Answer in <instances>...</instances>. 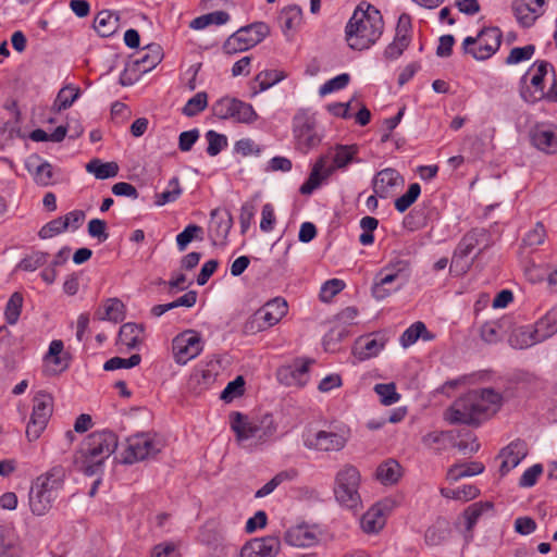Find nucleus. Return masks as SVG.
I'll use <instances>...</instances> for the list:
<instances>
[{
    "label": "nucleus",
    "mask_w": 557,
    "mask_h": 557,
    "mask_svg": "<svg viewBox=\"0 0 557 557\" xmlns=\"http://www.w3.org/2000/svg\"><path fill=\"white\" fill-rule=\"evenodd\" d=\"M528 455V446L525 442L517 440L503 448L498 455L502 459L499 467L500 475H506L510 470L516 468Z\"/></svg>",
    "instance_id": "nucleus-23"
},
{
    "label": "nucleus",
    "mask_w": 557,
    "mask_h": 557,
    "mask_svg": "<svg viewBox=\"0 0 557 557\" xmlns=\"http://www.w3.org/2000/svg\"><path fill=\"white\" fill-rule=\"evenodd\" d=\"M480 494V490L474 485H463L461 487L451 490V488H441V495L449 498V499H460V500H471L475 498Z\"/></svg>",
    "instance_id": "nucleus-49"
},
{
    "label": "nucleus",
    "mask_w": 557,
    "mask_h": 557,
    "mask_svg": "<svg viewBox=\"0 0 557 557\" xmlns=\"http://www.w3.org/2000/svg\"><path fill=\"white\" fill-rule=\"evenodd\" d=\"M293 135L296 148L304 153L319 146L322 140L315 117L306 111H299L293 117Z\"/></svg>",
    "instance_id": "nucleus-8"
},
{
    "label": "nucleus",
    "mask_w": 557,
    "mask_h": 557,
    "mask_svg": "<svg viewBox=\"0 0 557 557\" xmlns=\"http://www.w3.org/2000/svg\"><path fill=\"white\" fill-rule=\"evenodd\" d=\"M202 235V227L197 224H189L187 225L183 232L177 234L176 236V244L180 251H184L189 243H191L194 239H201Z\"/></svg>",
    "instance_id": "nucleus-54"
},
{
    "label": "nucleus",
    "mask_w": 557,
    "mask_h": 557,
    "mask_svg": "<svg viewBox=\"0 0 557 557\" xmlns=\"http://www.w3.org/2000/svg\"><path fill=\"white\" fill-rule=\"evenodd\" d=\"M212 113L220 120H232L235 123L250 124L258 119L250 103L236 98L222 97L211 107Z\"/></svg>",
    "instance_id": "nucleus-10"
},
{
    "label": "nucleus",
    "mask_w": 557,
    "mask_h": 557,
    "mask_svg": "<svg viewBox=\"0 0 557 557\" xmlns=\"http://www.w3.org/2000/svg\"><path fill=\"white\" fill-rule=\"evenodd\" d=\"M358 153V148L355 145L344 146L337 145L334 148L333 164L325 170L326 175H332L335 170L346 168Z\"/></svg>",
    "instance_id": "nucleus-32"
},
{
    "label": "nucleus",
    "mask_w": 557,
    "mask_h": 557,
    "mask_svg": "<svg viewBox=\"0 0 557 557\" xmlns=\"http://www.w3.org/2000/svg\"><path fill=\"white\" fill-rule=\"evenodd\" d=\"M386 338L382 334L361 336L356 342L354 354L359 360H367L379 355L385 347Z\"/></svg>",
    "instance_id": "nucleus-24"
},
{
    "label": "nucleus",
    "mask_w": 557,
    "mask_h": 557,
    "mask_svg": "<svg viewBox=\"0 0 557 557\" xmlns=\"http://www.w3.org/2000/svg\"><path fill=\"white\" fill-rule=\"evenodd\" d=\"M144 326L133 322L124 323L120 327L119 343L127 349H135L141 344Z\"/></svg>",
    "instance_id": "nucleus-29"
},
{
    "label": "nucleus",
    "mask_w": 557,
    "mask_h": 557,
    "mask_svg": "<svg viewBox=\"0 0 557 557\" xmlns=\"http://www.w3.org/2000/svg\"><path fill=\"white\" fill-rule=\"evenodd\" d=\"M492 509L493 504L490 502H479L470 505L463 512V517L466 519V529L471 531L483 512Z\"/></svg>",
    "instance_id": "nucleus-48"
},
{
    "label": "nucleus",
    "mask_w": 557,
    "mask_h": 557,
    "mask_svg": "<svg viewBox=\"0 0 557 557\" xmlns=\"http://www.w3.org/2000/svg\"><path fill=\"white\" fill-rule=\"evenodd\" d=\"M312 363L313 360L305 359L296 361L292 366L281 367L276 372V377L283 385L302 387L308 382V372Z\"/></svg>",
    "instance_id": "nucleus-18"
},
{
    "label": "nucleus",
    "mask_w": 557,
    "mask_h": 557,
    "mask_svg": "<svg viewBox=\"0 0 557 557\" xmlns=\"http://www.w3.org/2000/svg\"><path fill=\"white\" fill-rule=\"evenodd\" d=\"M411 17L403 13L398 17L394 40L384 50V58L387 60L398 59L411 42Z\"/></svg>",
    "instance_id": "nucleus-17"
},
{
    "label": "nucleus",
    "mask_w": 557,
    "mask_h": 557,
    "mask_svg": "<svg viewBox=\"0 0 557 557\" xmlns=\"http://www.w3.org/2000/svg\"><path fill=\"white\" fill-rule=\"evenodd\" d=\"M48 257H49L48 252L35 251V252L26 256L25 258H23L18 262L17 269L27 271V272H33V271L37 270L38 268H41L42 265H45L47 263Z\"/></svg>",
    "instance_id": "nucleus-53"
},
{
    "label": "nucleus",
    "mask_w": 557,
    "mask_h": 557,
    "mask_svg": "<svg viewBox=\"0 0 557 557\" xmlns=\"http://www.w3.org/2000/svg\"><path fill=\"white\" fill-rule=\"evenodd\" d=\"M326 169L325 158L321 157L314 163L308 180L300 186V193L302 195H310L315 188H318L322 181L330 176L325 174Z\"/></svg>",
    "instance_id": "nucleus-36"
},
{
    "label": "nucleus",
    "mask_w": 557,
    "mask_h": 557,
    "mask_svg": "<svg viewBox=\"0 0 557 557\" xmlns=\"http://www.w3.org/2000/svg\"><path fill=\"white\" fill-rule=\"evenodd\" d=\"M346 284L339 278H331L324 282L320 289V299L323 302L331 301L337 294H339Z\"/></svg>",
    "instance_id": "nucleus-60"
},
{
    "label": "nucleus",
    "mask_w": 557,
    "mask_h": 557,
    "mask_svg": "<svg viewBox=\"0 0 557 557\" xmlns=\"http://www.w3.org/2000/svg\"><path fill=\"white\" fill-rule=\"evenodd\" d=\"M63 486L61 470L42 474L36 479L29 491V507L34 515L42 516L50 510Z\"/></svg>",
    "instance_id": "nucleus-5"
},
{
    "label": "nucleus",
    "mask_w": 557,
    "mask_h": 557,
    "mask_svg": "<svg viewBox=\"0 0 557 557\" xmlns=\"http://www.w3.org/2000/svg\"><path fill=\"white\" fill-rule=\"evenodd\" d=\"M486 237L484 228H472L466 233L454 251L453 263L468 257Z\"/></svg>",
    "instance_id": "nucleus-26"
},
{
    "label": "nucleus",
    "mask_w": 557,
    "mask_h": 557,
    "mask_svg": "<svg viewBox=\"0 0 557 557\" xmlns=\"http://www.w3.org/2000/svg\"><path fill=\"white\" fill-rule=\"evenodd\" d=\"M297 472L295 470L281 471L275 474L268 483H265L261 488H259L255 497L262 498L270 495L280 484L285 481L293 480L296 476Z\"/></svg>",
    "instance_id": "nucleus-47"
},
{
    "label": "nucleus",
    "mask_w": 557,
    "mask_h": 557,
    "mask_svg": "<svg viewBox=\"0 0 557 557\" xmlns=\"http://www.w3.org/2000/svg\"><path fill=\"white\" fill-rule=\"evenodd\" d=\"M67 230L66 222H64V219L62 216H59L57 219H53L46 223L38 232V236L41 239H49L52 238L59 234H62Z\"/></svg>",
    "instance_id": "nucleus-62"
},
{
    "label": "nucleus",
    "mask_w": 557,
    "mask_h": 557,
    "mask_svg": "<svg viewBox=\"0 0 557 557\" xmlns=\"http://www.w3.org/2000/svg\"><path fill=\"white\" fill-rule=\"evenodd\" d=\"M502 42V32L498 27L482 29L476 38L467 37L462 42L463 51L470 53L475 60H486L498 49Z\"/></svg>",
    "instance_id": "nucleus-11"
},
{
    "label": "nucleus",
    "mask_w": 557,
    "mask_h": 557,
    "mask_svg": "<svg viewBox=\"0 0 557 557\" xmlns=\"http://www.w3.org/2000/svg\"><path fill=\"white\" fill-rule=\"evenodd\" d=\"M230 424L238 443L252 441L256 445L263 444L271 441L277 431V424L270 413L249 418L247 414L234 411L230 414Z\"/></svg>",
    "instance_id": "nucleus-4"
},
{
    "label": "nucleus",
    "mask_w": 557,
    "mask_h": 557,
    "mask_svg": "<svg viewBox=\"0 0 557 557\" xmlns=\"http://www.w3.org/2000/svg\"><path fill=\"white\" fill-rule=\"evenodd\" d=\"M258 311L271 327L278 323L287 313V302L283 298L277 297L268 301Z\"/></svg>",
    "instance_id": "nucleus-30"
},
{
    "label": "nucleus",
    "mask_w": 557,
    "mask_h": 557,
    "mask_svg": "<svg viewBox=\"0 0 557 557\" xmlns=\"http://www.w3.org/2000/svg\"><path fill=\"white\" fill-rule=\"evenodd\" d=\"M281 547L277 536L269 535L252 539L240 549V557H275Z\"/></svg>",
    "instance_id": "nucleus-20"
},
{
    "label": "nucleus",
    "mask_w": 557,
    "mask_h": 557,
    "mask_svg": "<svg viewBox=\"0 0 557 557\" xmlns=\"http://www.w3.org/2000/svg\"><path fill=\"white\" fill-rule=\"evenodd\" d=\"M503 336V325L499 321H488L481 326V337L488 344L497 343Z\"/></svg>",
    "instance_id": "nucleus-61"
},
{
    "label": "nucleus",
    "mask_w": 557,
    "mask_h": 557,
    "mask_svg": "<svg viewBox=\"0 0 557 557\" xmlns=\"http://www.w3.org/2000/svg\"><path fill=\"white\" fill-rule=\"evenodd\" d=\"M119 20V15L109 10L100 11L94 21L95 30L101 37H110L117 30Z\"/></svg>",
    "instance_id": "nucleus-31"
},
{
    "label": "nucleus",
    "mask_w": 557,
    "mask_h": 557,
    "mask_svg": "<svg viewBox=\"0 0 557 557\" xmlns=\"http://www.w3.org/2000/svg\"><path fill=\"white\" fill-rule=\"evenodd\" d=\"M410 263L407 260H397L394 263H389L383 268L380 273L375 276L373 286L371 288L372 296L377 300H383L388 297L392 293L397 292L401 285H394V283L400 277L404 281L409 276Z\"/></svg>",
    "instance_id": "nucleus-7"
},
{
    "label": "nucleus",
    "mask_w": 557,
    "mask_h": 557,
    "mask_svg": "<svg viewBox=\"0 0 557 557\" xmlns=\"http://www.w3.org/2000/svg\"><path fill=\"white\" fill-rule=\"evenodd\" d=\"M450 523L444 518H438L428 528L424 540L428 545L436 546L445 542L450 535Z\"/></svg>",
    "instance_id": "nucleus-33"
},
{
    "label": "nucleus",
    "mask_w": 557,
    "mask_h": 557,
    "mask_svg": "<svg viewBox=\"0 0 557 557\" xmlns=\"http://www.w3.org/2000/svg\"><path fill=\"white\" fill-rule=\"evenodd\" d=\"M232 227L231 216H220L216 211L211 212L210 231L219 240L226 239Z\"/></svg>",
    "instance_id": "nucleus-45"
},
{
    "label": "nucleus",
    "mask_w": 557,
    "mask_h": 557,
    "mask_svg": "<svg viewBox=\"0 0 557 557\" xmlns=\"http://www.w3.org/2000/svg\"><path fill=\"white\" fill-rule=\"evenodd\" d=\"M79 95V88L70 85L65 86L59 90L57 98L53 102V108L58 112L66 110L76 101Z\"/></svg>",
    "instance_id": "nucleus-44"
},
{
    "label": "nucleus",
    "mask_w": 557,
    "mask_h": 557,
    "mask_svg": "<svg viewBox=\"0 0 557 557\" xmlns=\"http://www.w3.org/2000/svg\"><path fill=\"white\" fill-rule=\"evenodd\" d=\"M384 21L381 12L363 1L352 13L345 27L348 46L358 51L371 48L382 36Z\"/></svg>",
    "instance_id": "nucleus-2"
},
{
    "label": "nucleus",
    "mask_w": 557,
    "mask_h": 557,
    "mask_svg": "<svg viewBox=\"0 0 557 557\" xmlns=\"http://www.w3.org/2000/svg\"><path fill=\"white\" fill-rule=\"evenodd\" d=\"M502 396L492 388L471 391L459 397L446 410L445 419L450 424L479 425L498 411Z\"/></svg>",
    "instance_id": "nucleus-1"
},
{
    "label": "nucleus",
    "mask_w": 557,
    "mask_h": 557,
    "mask_svg": "<svg viewBox=\"0 0 557 557\" xmlns=\"http://www.w3.org/2000/svg\"><path fill=\"white\" fill-rule=\"evenodd\" d=\"M404 184V178L399 172L392 168H386L377 172L372 181L374 194L383 199L391 197L397 187Z\"/></svg>",
    "instance_id": "nucleus-21"
},
{
    "label": "nucleus",
    "mask_w": 557,
    "mask_h": 557,
    "mask_svg": "<svg viewBox=\"0 0 557 557\" xmlns=\"http://www.w3.org/2000/svg\"><path fill=\"white\" fill-rule=\"evenodd\" d=\"M374 391L379 395L381 403L385 406L394 405L400 399L394 383L376 384Z\"/></svg>",
    "instance_id": "nucleus-57"
},
{
    "label": "nucleus",
    "mask_w": 557,
    "mask_h": 557,
    "mask_svg": "<svg viewBox=\"0 0 557 557\" xmlns=\"http://www.w3.org/2000/svg\"><path fill=\"white\" fill-rule=\"evenodd\" d=\"M206 139L208 140L207 153L210 157L218 156L224 148L227 147V137L216 133L215 131H208L206 133Z\"/></svg>",
    "instance_id": "nucleus-58"
},
{
    "label": "nucleus",
    "mask_w": 557,
    "mask_h": 557,
    "mask_svg": "<svg viewBox=\"0 0 557 557\" xmlns=\"http://www.w3.org/2000/svg\"><path fill=\"white\" fill-rule=\"evenodd\" d=\"M86 171L95 175L97 180L115 177L119 173V165L115 162H102L92 159L86 164Z\"/></svg>",
    "instance_id": "nucleus-39"
},
{
    "label": "nucleus",
    "mask_w": 557,
    "mask_h": 557,
    "mask_svg": "<svg viewBox=\"0 0 557 557\" xmlns=\"http://www.w3.org/2000/svg\"><path fill=\"white\" fill-rule=\"evenodd\" d=\"M531 145L547 153H557V128L546 125H535L529 133Z\"/></svg>",
    "instance_id": "nucleus-22"
},
{
    "label": "nucleus",
    "mask_w": 557,
    "mask_h": 557,
    "mask_svg": "<svg viewBox=\"0 0 557 557\" xmlns=\"http://www.w3.org/2000/svg\"><path fill=\"white\" fill-rule=\"evenodd\" d=\"M35 183L39 186H49L52 184L53 171L52 165L45 161L36 166L32 172Z\"/></svg>",
    "instance_id": "nucleus-64"
},
{
    "label": "nucleus",
    "mask_w": 557,
    "mask_h": 557,
    "mask_svg": "<svg viewBox=\"0 0 557 557\" xmlns=\"http://www.w3.org/2000/svg\"><path fill=\"white\" fill-rule=\"evenodd\" d=\"M230 20V15L225 11H214L194 18L189 27L196 30L205 29L209 25H223Z\"/></svg>",
    "instance_id": "nucleus-42"
},
{
    "label": "nucleus",
    "mask_w": 557,
    "mask_h": 557,
    "mask_svg": "<svg viewBox=\"0 0 557 557\" xmlns=\"http://www.w3.org/2000/svg\"><path fill=\"white\" fill-rule=\"evenodd\" d=\"M117 444L116 434L110 430L90 433L74 456L76 469L88 476L97 474L103 462L115 451Z\"/></svg>",
    "instance_id": "nucleus-3"
},
{
    "label": "nucleus",
    "mask_w": 557,
    "mask_h": 557,
    "mask_svg": "<svg viewBox=\"0 0 557 557\" xmlns=\"http://www.w3.org/2000/svg\"><path fill=\"white\" fill-rule=\"evenodd\" d=\"M420 337L430 341L433 335L428 331L425 324L421 321L412 323L400 336L399 343L404 348L413 345Z\"/></svg>",
    "instance_id": "nucleus-37"
},
{
    "label": "nucleus",
    "mask_w": 557,
    "mask_h": 557,
    "mask_svg": "<svg viewBox=\"0 0 557 557\" xmlns=\"http://www.w3.org/2000/svg\"><path fill=\"white\" fill-rule=\"evenodd\" d=\"M285 78V74L281 71L276 70H267L261 71L255 78L256 83L259 85V89L255 90V94L259 91H264L270 87L274 86L278 82Z\"/></svg>",
    "instance_id": "nucleus-50"
},
{
    "label": "nucleus",
    "mask_w": 557,
    "mask_h": 557,
    "mask_svg": "<svg viewBox=\"0 0 557 557\" xmlns=\"http://www.w3.org/2000/svg\"><path fill=\"white\" fill-rule=\"evenodd\" d=\"M33 403V411L26 426V436L30 442L38 440L47 428L53 411V398L45 392H39Z\"/></svg>",
    "instance_id": "nucleus-13"
},
{
    "label": "nucleus",
    "mask_w": 557,
    "mask_h": 557,
    "mask_svg": "<svg viewBox=\"0 0 557 557\" xmlns=\"http://www.w3.org/2000/svg\"><path fill=\"white\" fill-rule=\"evenodd\" d=\"M216 371L213 362L205 367H198L191 375V380L196 381L202 387H208L215 381Z\"/></svg>",
    "instance_id": "nucleus-59"
},
{
    "label": "nucleus",
    "mask_w": 557,
    "mask_h": 557,
    "mask_svg": "<svg viewBox=\"0 0 557 557\" xmlns=\"http://www.w3.org/2000/svg\"><path fill=\"white\" fill-rule=\"evenodd\" d=\"M484 469V465L480 461L456 463L448 469L447 479L451 482H456L462 478L481 474Z\"/></svg>",
    "instance_id": "nucleus-35"
},
{
    "label": "nucleus",
    "mask_w": 557,
    "mask_h": 557,
    "mask_svg": "<svg viewBox=\"0 0 557 557\" xmlns=\"http://www.w3.org/2000/svg\"><path fill=\"white\" fill-rule=\"evenodd\" d=\"M127 448L123 456L125 463L132 465L156 456L162 448L160 441L149 434H137L128 438Z\"/></svg>",
    "instance_id": "nucleus-15"
},
{
    "label": "nucleus",
    "mask_w": 557,
    "mask_h": 557,
    "mask_svg": "<svg viewBox=\"0 0 557 557\" xmlns=\"http://www.w3.org/2000/svg\"><path fill=\"white\" fill-rule=\"evenodd\" d=\"M401 467L395 459H388L382 462L375 472L376 479L385 484H394L398 481L401 475Z\"/></svg>",
    "instance_id": "nucleus-38"
},
{
    "label": "nucleus",
    "mask_w": 557,
    "mask_h": 557,
    "mask_svg": "<svg viewBox=\"0 0 557 557\" xmlns=\"http://www.w3.org/2000/svg\"><path fill=\"white\" fill-rule=\"evenodd\" d=\"M533 333L541 342L552 337L557 333V306L552 308L544 317L537 320L533 325Z\"/></svg>",
    "instance_id": "nucleus-27"
},
{
    "label": "nucleus",
    "mask_w": 557,
    "mask_h": 557,
    "mask_svg": "<svg viewBox=\"0 0 557 557\" xmlns=\"http://www.w3.org/2000/svg\"><path fill=\"white\" fill-rule=\"evenodd\" d=\"M285 541L287 544L295 547H311L319 542V539L315 531L310 527L299 524L287 530Z\"/></svg>",
    "instance_id": "nucleus-25"
},
{
    "label": "nucleus",
    "mask_w": 557,
    "mask_h": 557,
    "mask_svg": "<svg viewBox=\"0 0 557 557\" xmlns=\"http://www.w3.org/2000/svg\"><path fill=\"white\" fill-rule=\"evenodd\" d=\"M99 320H108L117 323L124 319V305L117 298L108 299L103 309L96 312Z\"/></svg>",
    "instance_id": "nucleus-40"
},
{
    "label": "nucleus",
    "mask_w": 557,
    "mask_h": 557,
    "mask_svg": "<svg viewBox=\"0 0 557 557\" xmlns=\"http://www.w3.org/2000/svg\"><path fill=\"white\" fill-rule=\"evenodd\" d=\"M269 33L270 28L263 22H255L240 27L226 39L223 45V51L227 54H234L248 50L261 42Z\"/></svg>",
    "instance_id": "nucleus-9"
},
{
    "label": "nucleus",
    "mask_w": 557,
    "mask_h": 557,
    "mask_svg": "<svg viewBox=\"0 0 557 557\" xmlns=\"http://www.w3.org/2000/svg\"><path fill=\"white\" fill-rule=\"evenodd\" d=\"M183 189L180 184V180L177 176L171 178L168 183L166 188L154 196V205L158 207H162L166 203H171L176 201L182 195Z\"/></svg>",
    "instance_id": "nucleus-43"
},
{
    "label": "nucleus",
    "mask_w": 557,
    "mask_h": 557,
    "mask_svg": "<svg viewBox=\"0 0 557 557\" xmlns=\"http://www.w3.org/2000/svg\"><path fill=\"white\" fill-rule=\"evenodd\" d=\"M346 443L347 438L343 434L332 431L321 430L304 436L305 447L315 451H339L345 447Z\"/></svg>",
    "instance_id": "nucleus-16"
},
{
    "label": "nucleus",
    "mask_w": 557,
    "mask_h": 557,
    "mask_svg": "<svg viewBox=\"0 0 557 557\" xmlns=\"http://www.w3.org/2000/svg\"><path fill=\"white\" fill-rule=\"evenodd\" d=\"M23 296L21 293H13L7 301L4 308V318L8 324L14 325L17 323L22 312Z\"/></svg>",
    "instance_id": "nucleus-46"
},
{
    "label": "nucleus",
    "mask_w": 557,
    "mask_h": 557,
    "mask_svg": "<svg viewBox=\"0 0 557 557\" xmlns=\"http://www.w3.org/2000/svg\"><path fill=\"white\" fill-rule=\"evenodd\" d=\"M172 350L175 362L183 366L201 354L203 341L198 332L186 330L174 337Z\"/></svg>",
    "instance_id": "nucleus-14"
},
{
    "label": "nucleus",
    "mask_w": 557,
    "mask_h": 557,
    "mask_svg": "<svg viewBox=\"0 0 557 557\" xmlns=\"http://www.w3.org/2000/svg\"><path fill=\"white\" fill-rule=\"evenodd\" d=\"M302 17L301 9L297 5L289 7L282 12L281 20L284 30H292L297 27Z\"/></svg>",
    "instance_id": "nucleus-63"
},
{
    "label": "nucleus",
    "mask_w": 557,
    "mask_h": 557,
    "mask_svg": "<svg viewBox=\"0 0 557 557\" xmlns=\"http://www.w3.org/2000/svg\"><path fill=\"white\" fill-rule=\"evenodd\" d=\"M360 473L351 465L341 469L335 478L334 494L336 500L344 507L355 509L360 504L359 495Z\"/></svg>",
    "instance_id": "nucleus-6"
},
{
    "label": "nucleus",
    "mask_w": 557,
    "mask_h": 557,
    "mask_svg": "<svg viewBox=\"0 0 557 557\" xmlns=\"http://www.w3.org/2000/svg\"><path fill=\"white\" fill-rule=\"evenodd\" d=\"M532 325H524L515 329L509 336V344L511 347L516 349H525L529 348L540 341L536 338V334L533 333Z\"/></svg>",
    "instance_id": "nucleus-34"
},
{
    "label": "nucleus",
    "mask_w": 557,
    "mask_h": 557,
    "mask_svg": "<svg viewBox=\"0 0 557 557\" xmlns=\"http://www.w3.org/2000/svg\"><path fill=\"white\" fill-rule=\"evenodd\" d=\"M385 524V517L381 507L374 506L369 509L361 519V527L367 533H375L380 531Z\"/></svg>",
    "instance_id": "nucleus-41"
},
{
    "label": "nucleus",
    "mask_w": 557,
    "mask_h": 557,
    "mask_svg": "<svg viewBox=\"0 0 557 557\" xmlns=\"http://www.w3.org/2000/svg\"><path fill=\"white\" fill-rule=\"evenodd\" d=\"M555 74L554 66L547 61H536L521 77V97L527 102H535L544 96V77L548 71Z\"/></svg>",
    "instance_id": "nucleus-12"
},
{
    "label": "nucleus",
    "mask_w": 557,
    "mask_h": 557,
    "mask_svg": "<svg viewBox=\"0 0 557 557\" xmlns=\"http://www.w3.org/2000/svg\"><path fill=\"white\" fill-rule=\"evenodd\" d=\"M421 193V187L418 183L409 185L408 190L395 200V209L403 213L409 209L418 199Z\"/></svg>",
    "instance_id": "nucleus-52"
},
{
    "label": "nucleus",
    "mask_w": 557,
    "mask_h": 557,
    "mask_svg": "<svg viewBox=\"0 0 557 557\" xmlns=\"http://www.w3.org/2000/svg\"><path fill=\"white\" fill-rule=\"evenodd\" d=\"M349 82H350V75L348 73H342V74L326 81L323 85H321L319 88V95L321 97H324L334 91L342 90L347 87Z\"/></svg>",
    "instance_id": "nucleus-55"
},
{
    "label": "nucleus",
    "mask_w": 557,
    "mask_h": 557,
    "mask_svg": "<svg viewBox=\"0 0 557 557\" xmlns=\"http://www.w3.org/2000/svg\"><path fill=\"white\" fill-rule=\"evenodd\" d=\"M141 357L138 354L132 355L129 358L113 357L103 364L106 371H114L117 369H131L138 366Z\"/></svg>",
    "instance_id": "nucleus-56"
},
{
    "label": "nucleus",
    "mask_w": 557,
    "mask_h": 557,
    "mask_svg": "<svg viewBox=\"0 0 557 557\" xmlns=\"http://www.w3.org/2000/svg\"><path fill=\"white\" fill-rule=\"evenodd\" d=\"M208 106V96L205 91H199L193 96L182 109L184 115L188 117L196 116Z\"/></svg>",
    "instance_id": "nucleus-51"
},
{
    "label": "nucleus",
    "mask_w": 557,
    "mask_h": 557,
    "mask_svg": "<svg viewBox=\"0 0 557 557\" xmlns=\"http://www.w3.org/2000/svg\"><path fill=\"white\" fill-rule=\"evenodd\" d=\"M163 52L158 44H151L145 47L140 52L139 57L135 60V64L139 71L148 72L154 69L162 60Z\"/></svg>",
    "instance_id": "nucleus-28"
},
{
    "label": "nucleus",
    "mask_w": 557,
    "mask_h": 557,
    "mask_svg": "<svg viewBox=\"0 0 557 557\" xmlns=\"http://www.w3.org/2000/svg\"><path fill=\"white\" fill-rule=\"evenodd\" d=\"M546 0H515L512 12L522 27H531L544 14Z\"/></svg>",
    "instance_id": "nucleus-19"
}]
</instances>
